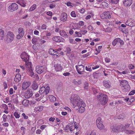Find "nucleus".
I'll return each instance as SVG.
<instances>
[{
    "instance_id": "nucleus-1",
    "label": "nucleus",
    "mask_w": 135,
    "mask_h": 135,
    "mask_svg": "<svg viewBox=\"0 0 135 135\" xmlns=\"http://www.w3.org/2000/svg\"><path fill=\"white\" fill-rule=\"evenodd\" d=\"M71 103L73 104V107H77L79 109V113H82L85 110L84 107L85 104L82 99H80L79 97L77 95H73L70 98Z\"/></svg>"
},
{
    "instance_id": "nucleus-2",
    "label": "nucleus",
    "mask_w": 135,
    "mask_h": 135,
    "mask_svg": "<svg viewBox=\"0 0 135 135\" xmlns=\"http://www.w3.org/2000/svg\"><path fill=\"white\" fill-rule=\"evenodd\" d=\"M21 57L23 61L25 62L26 66H30L31 62L29 61V56L25 52H23L21 55Z\"/></svg>"
},
{
    "instance_id": "nucleus-3",
    "label": "nucleus",
    "mask_w": 135,
    "mask_h": 135,
    "mask_svg": "<svg viewBox=\"0 0 135 135\" xmlns=\"http://www.w3.org/2000/svg\"><path fill=\"white\" fill-rule=\"evenodd\" d=\"M96 124L98 128L100 130L103 129L105 127L103 122L102 118L100 117L98 118L96 120Z\"/></svg>"
},
{
    "instance_id": "nucleus-4",
    "label": "nucleus",
    "mask_w": 135,
    "mask_h": 135,
    "mask_svg": "<svg viewBox=\"0 0 135 135\" xmlns=\"http://www.w3.org/2000/svg\"><path fill=\"white\" fill-rule=\"evenodd\" d=\"M108 101L107 96L104 94H101V98L100 99V102L102 105H105Z\"/></svg>"
},
{
    "instance_id": "nucleus-5",
    "label": "nucleus",
    "mask_w": 135,
    "mask_h": 135,
    "mask_svg": "<svg viewBox=\"0 0 135 135\" xmlns=\"http://www.w3.org/2000/svg\"><path fill=\"white\" fill-rule=\"evenodd\" d=\"M46 70V68L45 66H37L36 67V71L39 74H41Z\"/></svg>"
},
{
    "instance_id": "nucleus-6",
    "label": "nucleus",
    "mask_w": 135,
    "mask_h": 135,
    "mask_svg": "<svg viewBox=\"0 0 135 135\" xmlns=\"http://www.w3.org/2000/svg\"><path fill=\"white\" fill-rule=\"evenodd\" d=\"M33 92L32 89L30 88L28 89L26 91L25 94V97L26 99H28L31 97L33 95Z\"/></svg>"
},
{
    "instance_id": "nucleus-7",
    "label": "nucleus",
    "mask_w": 135,
    "mask_h": 135,
    "mask_svg": "<svg viewBox=\"0 0 135 135\" xmlns=\"http://www.w3.org/2000/svg\"><path fill=\"white\" fill-rule=\"evenodd\" d=\"M101 18L102 19L110 18L111 17L110 13L108 11H106L100 15Z\"/></svg>"
},
{
    "instance_id": "nucleus-8",
    "label": "nucleus",
    "mask_w": 135,
    "mask_h": 135,
    "mask_svg": "<svg viewBox=\"0 0 135 135\" xmlns=\"http://www.w3.org/2000/svg\"><path fill=\"white\" fill-rule=\"evenodd\" d=\"M25 66L28 75L31 77L33 76L34 73L31 66V64H30V66Z\"/></svg>"
},
{
    "instance_id": "nucleus-9",
    "label": "nucleus",
    "mask_w": 135,
    "mask_h": 135,
    "mask_svg": "<svg viewBox=\"0 0 135 135\" xmlns=\"http://www.w3.org/2000/svg\"><path fill=\"white\" fill-rule=\"evenodd\" d=\"M75 67L78 73L79 74H81V73L84 70V66L83 65H76Z\"/></svg>"
},
{
    "instance_id": "nucleus-10",
    "label": "nucleus",
    "mask_w": 135,
    "mask_h": 135,
    "mask_svg": "<svg viewBox=\"0 0 135 135\" xmlns=\"http://www.w3.org/2000/svg\"><path fill=\"white\" fill-rule=\"evenodd\" d=\"M74 124L73 123H69L65 128L66 132H68L69 131H72L73 130Z\"/></svg>"
},
{
    "instance_id": "nucleus-11",
    "label": "nucleus",
    "mask_w": 135,
    "mask_h": 135,
    "mask_svg": "<svg viewBox=\"0 0 135 135\" xmlns=\"http://www.w3.org/2000/svg\"><path fill=\"white\" fill-rule=\"evenodd\" d=\"M18 32L19 34L17 36V38L18 39H20L23 37L24 32L23 31V29L22 28H20L18 29Z\"/></svg>"
},
{
    "instance_id": "nucleus-12",
    "label": "nucleus",
    "mask_w": 135,
    "mask_h": 135,
    "mask_svg": "<svg viewBox=\"0 0 135 135\" xmlns=\"http://www.w3.org/2000/svg\"><path fill=\"white\" fill-rule=\"evenodd\" d=\"M31 85L30 81H25L22 84V88L23 90H25Z\"/></svg>"
},
{
    "instance_id": "nucleus-13",
    "label": "nucleus",
    "mask_w": 135,
    "mask_h": 135,
    "mask_svg": "<svg viewBox=\"0 0 135 135\" xmlns=\"http://www.w3.org/2000/svg\"><path fill=\"white\" fill-rule=\"evenodd\" d=\"M130 124H125L124 126L123 125L121 124L120 126H118V128H120V131L125 132L126 129L128 128Z\"/></svg>"
},
{
    "instance_id": "nucleus-14",
    "label": "nucleus",
    "mask_w": 135,
    "mask_h": 135,
    "mask_svg": "<svg viewBox=\"0 0 135 135\" xmlns=\"http://www.w3.org/2000/svg\"><path fill=\"white\" fill-rule=\"evenodd\" d=\"M54 67L56 71H61L63 68L62 66L59 63H57L54 65Z\"/></svg>"
},
{
    "instance_id": "nucleus-15",
    "label": "nucleus",
    "mask_w": 135,
    "mask_h": 135,
    "mask_svg": "<svg viewBox=\"0 0 135 135\" xmlns=\"http://www.w3.org/2000/svg\"><path fill=\"white\" fill-rule=\"evenodd\" d=\"M9 8L11 11H14L17 9L18 6L16 3H13L9 7Z\"/></svg>"
},
{
    "instance_id": "nucleus-16",
    "label": "nucleus",
    "mask_w": 135,
    "mask_h": 135,
    "mask_svg": "<svg viewBox=\"0 0 135 135\" xmlns=\"http://www.w3.org/2000/svg\"><path fill=\"white\" fill-rule=\"evenodd\" d=\"M7 38H8L9 39L10 42H11L13 39L14 35L13 33L11 31H9L7 32Z\"/></svg>"
},
{
    "instance_id": "nucleus-17",
    "label": "nucleus",
    "mask_w": 135,
    "mask_h": 135,
    "mask_svg": "<svg viewBox=\"0 0 135 135\" xmlns=\"http://www.w3.org/2000/svg\"><path fill=\"white\" fill-rule=\"evenodd\" d=\"M126 24L127 25L131 27H132L135 26L134 23H133V21L130 18L128 19L126 22Z\"/></svg>"
},
{
    "instance_id": "nucleus-18",
    "label": "nucleus",
    "mask_w": 135,
    "mask_h": 135,
    "mask_svg": "<svg viewBox=\"0 0 135 135\" xmlns=\"http://www.w3.org/2000/svg\"><path fill=\"white\" fill-rule=\"evenodd\" d=\"M67 15L65 13H62L60 16V20L63 22L67 20Z\"/></svg>"
},
{
    "instance_id": "nucleus-19",
    "label": "nucleus",
    "mask_w": 135,
    "mask_h": 135,
    "mask_svg": "<svg viewBox=\"0 0 135 135\" xmlns=\"http://www.w3.org/2000/svg\"><path fill=\"white\" fill-rule=\"evenodd\" d=\"M132 0H124L123 4L125 6H129L132 4Z\"/></svg>"
},
{
    "instance_id": "nucleus-20",
    "label": "nucleus",
    "mask_w": 135,
    "mask_h": 135,
    "mask_svg": "<svg viewBox=\"0 0 135 135\" xmlns=\"http://www.w3.org/2000/svg\"><path fill=\"white\" fill-rule=\"evenodd\" d=\"M103 83L104 86L106 88H109L111 86V83L109 80L104 81Z\"/></svg>"
},
{
    "instance_id": "nucleus-21",
    "label": "nucleus",
    "mask_w": 135,
    "mask_h": 135,
    "mask_svg": "<svg viewBox=\"0 0 135 135\" xmlns=\"http://www.w3.org/2000/svg\"><path fill=\"white\" fill-rule=\"evenodd\" d=\"M118 126H117V127H116L114 125L112 126V125L111 126V128L112 131L114 132H119L120 131V128H118Z\"/></svg>"
},
{
    "instance_id": "nucleus-22",
    "label": "nucleus",
    "mask_w": 135,
    "mask_h": 135,
    "mask_svg": "<svg viewBox=\"0 0 135 135\" xmlns=\"http://www.w3.org/2000/svg\"><path fill=\"white\" fill-rule=\"evenodd\" d=\"M53 41L57 42H60L62 40V38L60 37L56 36L52 38Z\"/></svg>"
},
{
    "instance_id": "nucleus-23",
    "label": "nucleus",
    "mask_w": 135,
    "mask_h": 135,
    "mask_svg": "<svg viewBox=\"0 0 135 135\" xmlns=\"http://www.w3.org/2000/svg\"><path fill=\"white\" fill-rule=\"evenodd\" d=\"M130 87L129 84L122 87V90L124 92H127L130 90Z\"/></svg>"
},
{
    "instance_id": "nucleus-24",
    "label": "nucleus",
    "mask_w": 135,
    "mask_h": 135,
    "mask_svg": "<svg viewBox=\"0 0 135 135\" xmlns=\"http://www.w3.org/2000/svg\"><path fill=\"white\" fill-rule=\"evenodd\" d=\"M72 82L74 84L76 85H78L81 84L82 82L80 79L77 80L76 79H74L73 80Z\"/></svg>"
},
{
    "instance_id": "nucleus-25",
    "label": "nucleus",
    "mask_w": 135,
    "mask_h": 135,
    "mask_svg": "<svg viewBox=\"0 0 135 135\" xmlns=\"http://www.w3.org/2000/svg\"><path fill=\"white\" fill-rule=\"evenodd\" d=\"M21 75L19 74H17L15 78L14 81L15 82H18L21 80Z\"/></svg>"
},
{
    "instance_id": "nucleus-26",
    "label": "nucleus",
    "mask_w": 135,
    "mask_h": 135,
    "mask_svg": "<svg viewBox=\"0 0 135 135\" xmlns=\"http://www.w3.org/2000/svg\"><path fill=\"white\" fill-rule=\"evenodd\" d=\"M17 3L23 7H25L26 6V3L25 1L23 0H20L17 1Z\"/></svg>"
},
{
    "instance_id": "nucleus-27",
    "label": "nucleus",
    "mask_w": 135,
    "mask_h": 135,
    "mask_svg": "<svg viewBox=\"0 0 135 135\" xmlns=\"http://www.w3.org/2000/svg\"><path fill=\"white\" fill-rule=\"evenodd\" d=\"M60 34L61 36L65 38H67L68 37V36L66 32L64 30H60Z\"/></svg>"
},
{
    "instance_id": "nucleus-28",
    "label": "nucleus",
    "mask_w": 135,
    "mask_h": 135,
    "mask_svg": "<svg viewBox=\"0 0 135 135\" xmlns=\"http://www.w3.org/2000/svg\"><path fill=\"white\" fill-rule=\"evenodd\" d=\"M120 85L122 87L128 84V81L125 80H123L120 81Z\"/></svg>"
},
{
    "instance_id": "nucleus-29",
    "label": "nucleus",
    "mask_w": 135,
    "mask_h": 135,
    "mask_svg": "<svg viewBox=\"0 0 135 135\" xmlns=\"http://www.w3.org/2000/svg\"><path fill=\"white\" fill-rule=\"evenodd\" d=\"M32 88L34 90H36L38 88V86L37 84L35 81H33L31 86Z\"/></svg>"
},
{
    "instance_id": "nucleus-30",
    "label": "nucleus",
    "mask_w": 135,
    "mask_h": 135,
    "mask_svg": "<svg viewBox=\"0 0 135 135\" xmlns=\"http://www.w3.org/2000/svg\"><path fill=\"white\" fill-rule=\"evenodd\" d=\"M100 5L102 6L103 8H108V3L105 2H102L100 4Z\"/></svg>"
},
{
    "instance_id": "nucleus-31",
    "label": "nucleus",
    "mask_w": 135,
    "mask_h": 135,
    "mask_svg": "<svg viewBox=\"0 0 135 135\" xmlns=\"http://www.w3.org/2000/svg\"><path fill=\"white\" fill-rule=\"evenodd\" d=\"M74 128H73V130L75 131V130H76V131L78 130V131H79L80 129L79 128V124L76 123H75L74 124Z\"/></svg>"
},
{
    "instance_id": "nucleus-32",
    "label": "nucleus",
    "mask_w": 135,
    "mask_h": 135,
    "mask_svg": "<svg viewBox=\"0 0 135 135\" xmlns=\"http://www.w3.org/2000/svg\"><path fill=\"white\" fill-rule=\"evenodd\" d=\"M29 103V100L27 99H24L22 102V104L26 107L28 105Z\"/></svg>"
},
{
    "instance_id": "nucleus-33",
    "label": "nucleus",
    "mask_w": 135,
    "mask_h": 135,
    "mask_svg": "<svg viewBox=\"0 0 135 135\" xmlns=\"http://www.w3.org/2000/svg\"><path fill=\"white\" fill-rule=\"evenodd\" d=\"M39 37L33 38L32 40V42L33 44H36L39 42Z\"/></svg>"
},
{
    "instance_id": "nucleus-34",
    "label": "nucleus",
    "mask_w": 135,
    "mask_h": 135,
    "mask_svg": "<svg viewBox=\"0 0 135 135\" xmlns=\"http://www.w3.org/2000/svg\"><path fill=\"white\" fill-rule=\"evenodd\" d=\"M4 32L2 29H0V40H2L4 38Z\"/></svg>"
},
{
    "instance_id": "nucleus-35",
    "label": "nucleus",
    "mask_w": 135,
    "mask_h": 135,
    "mask_svg": "<svg viewBox=\"0 0 135 135\" xmlns=\"http://www.w3.org/2000/svg\"><path fill=\"white\" fill-rule=\"evenodd\" d=\"M45 87H42L39 91V92L40 95H42L45 91Z\"/></svg>"
},
{
    "instance_id": "nucleus-36",
    "label": "nucleus",
    "mask_w": 135,
    "mask_h": 135,
    "mask_svg": "<svg viewBox=\"0 0 135 135\" xmlns=\"http://www.w3.org/2000/svg\"><path fill=\"white\" fill-rule=\"evenodd\" d=\"M14 96L16 98L15 99H13V101L14 103L16 104H17L18 103V101L17 98V96L16 95H14Z\"/></svg>"
},
{
    "instance_id": "nucleus-37",
    "label": "nucleus",
    "mask_w": 135,
    "mask_h": 135,
    "mask_svg": "<svg viewBox=\"0 0 135 135\" xmlns=\"http://www.w3.org/2000/svg\"><path fill=\"white\" fill-rule=\"evenodd\" d=\"M125 117V114L123 113L120 114L118 117V119H123Z\"/></svg>"
},
{
    "instance_id": "nucleus-38",
    "label": "nucleus",
    "mask_w": 135,
    "mask_h": 135,
    "mask_svg": "<svg viewBox=\"0 0 135 135\" xmlns=\"http://www.w3.org/2000/svg\"><path fill=\"white\" fill-rule=\"evenodd\" d=\"M103 30L106 32H110L112 31V29L111 27H108L106 28H103Z\"/></svg>"
},
{
    "instance_id": "nucleus-39",
    "label": "nucleus",
    "mask_w": 135,
    "mask_h": 135,
    "mask_svg": "<svg viewBox=\"0 0 135 135\" xmlns=\"http://www.w3.org/2000/svg\"><path fill=\"white\" fill-rule=\"evenodd\" d=\"M119 0H108L109 2L111 3L115 4H117Z\"/></svg>"
},
{
    "instance_id": "nucleus-40",
    "label": "nucleus",
    "mask_w": 135,
    "mask_h": 135,
    "mask_svg": "<svg viewBox=\"0 0 135 135\" xmlns=\"http://www.w3.org/2000/svg\"><path fill=\"white\" fill-rule=\"evenodd\" d=\"M50 100L51 101L54 102L56 100V98L53 95H51L49 96Z\"/></svg>"
},
{
    "instance_id": "nucleus-41",
    "label": "nucleus",
    "mask_w": 135,
    "mask_h": 135,
    "mask_svg": "<svg viewBox=\"0 0 135 135\" xmlns=\"http://www.w3.org/2000/svg\"><path fill=\"white\" fill-rule=\"evenodd\" d=\"M118 42V38H115L112 42V45L113 46H115Z\"/></svg>"
},
{
    "instance_id": "nucleus-42",
    "label": "nucleus",
    "mask_w": 135,
    "mask_h": 135,
    "mask_svg": "<svg viewBox=\"0 0 135 135\" xmlns=\"http://www.w3.org/2000/svg\"><path fill=\"white\" fill-rule=\"evenodd\" d=\"M36 5L35 4H33L29 9V11H32L35 10L36 9Z\"/></svg>"
},
{
    "instance_id": "nucleus-43",
    "label": "nucleus",
    "mask_w": 135,
    "mask_h": 135,
    "mask_svg": "<svg viewBox=\"0 0 135 135\" xmlns=\"http://www.w3.org/2000/svg\"><path fill=\"white\" fill-rule=\"evenodd\" d=\"M124 132L125 133L128 134H133L134 133V131L132 130H126Z\"/></svg>"
},
{
    "instance_id": "nucleus-44",
    "label": "nucleus",
    "mask_w": 135,
    "mask_h": 135,
    "mask_svg": "<svg viewBox=\"0 0 135 135\" xmlns=\"http://www.w3.org/2000/svg\"><path fill=\"white\" fill-rule=\"evenodd\" d=\"M14 115L16 119L19 118L20 117V115L18 114V113L15 112L14 113Z\"/></svg>"
},
{
    "instance_id": "nucleus-45",
    "label": "nucleus",
    "mask_w": 135,
    "mask_h": 135,
    "mask_svg": "<svg viewBox=\"0 0 135 135\" xmlns=\"http://www.w3.org/2000/svg\"><path fill=\"white\" fill-rule=\"evenodd\" d=\"M100 75V73H95L93 74L94 77L95 78H98Z\"/></svg>"
},
{
    "instance_id": "nucleus-46",
    "label": "nucleus",
    "mask_w": 135,
    "mask_h": 135,
    "mask_svg": "<svg viewBox=\"0 0 135 135\" xmlns=\"http://www.w3.org/2000/svg\"><path fill=\"white\" fill-rule=\"evenodd\" d=\"M49 90L50 88L49 86H47L46 88H45V91L46 92V94L47 95L48 93Z\"/></svg>"
},
{
    "instance_id": "nucleus-47",
    "label": "nucleus",
    "mask_w": 135,
    "mask_h": 135,
    "mask_svg": "<svg viewBox=\"0 0 135 135\" xmlns=\"http://www.w3.org/2000/svg\"><path fill=\"white\" fill-rule=\"evenodd\" d=\"M39 42L41 44H43L46 42V41L45 40H42V38H39Z\"/></svg>"
},
{
    "instance_id": "nucleus-48",
    "label": "nucleus",
    "mask_w": 135,
    "mask_h": 135,
    "mask_svg": "<svg viewBox=\"0 0 135 135\" xmlns=\"http://www.w3.org/2000/svg\"><path fill=\"white\" fill-rule=\"evenodd\" d=\"M71 15L72 17H76V15L75 12L74 11H72L71 13Z\"/></svg>"
},
{
    "instance_id": "nucleus-49",
    "label": "nucleus",
    "mask_w": 135,
    "mask_h": 135,
    "mask_svg": "<svg viewBox=\"0 0 135 135\" xmlns=\"http://www.w3.org/2000/svg\"><path fill=\"white\" fill-rule=\"evenodd\" d=\"M3 118V120L4 122H7V115L5 114L3 115V116L2 117Z\"/></svg>"
},
{
    "instance_id": "nucleus-50",
    "label": "nucleus",
    "mask_w": 135,
    "mask_h": 135,
    "mask_svg": "<svg viewBox=\"0 0 135 135\" xmlns=\"http://www.w3.org/2000/svg\"><path fill=\"white\" fill-rule=\"evenodd\" d=\"M32 77L35 79L36 80H38L39 79L38 75L37 74H34L33 76Z\"/></svg>"
},
{
    "instance_id": "nucleus-51",
    "label": "nucleus",
    "mask_w": 135,
    "mask_h": 135,
    "mask_svg": "<svg viewBox=\"0 0 135 135\" xmlns=\"http://www.w3.org/2000/svg\"><path fill=\"white\" fill-rule=\"evenodd\" d=\"M66 50H67V54H69L70 53L71 51V50L70 48L69 47H68L66 48Z\"/></svg>"
},
{
    "instance_id": "nucleus-52",
    "label": "nucleus",
    "mask_w": 135,
    "mask_h": 135,
    "mask_svg": "<svg viewBox=\"0 0 135 135\" xmlns=\"http://www.w3.org/2000/svg\"><path fill=\"white\" fill-rule=\"evenodd\" d=\"M69 41L72 44H75V41L72 38H69Z\"/></svg>"
},
{
    "instance_id": "nucleus-53",
    "label": "nucleus",
    "mask_w": 135,
    "mask_h": 135,
    "mask_svg": "<svg viewBox=\"0 0 135 135\" xmlns=\"http://www.w3.org/2000/svg\"><path fill=\"white\" fill-rule=\"evenodd\" d=\"M55 51V50L52 49H51L49 50V53L50 54L52 55L54 54V52Z\"/></svg>"
},
{
    "instance_id": "nucleus-54",
    "label": "nucleus",
    "mask_w": 135,
    "mask_h": 135,
    "mask_svg": "<svg viewBox=\"0 0 135 135\" xmlns=\"http://www.w3.org/2000/svg\"><path fill=\"white\" fill-rule=\"evenodd\" d=\"M36 102L34 100L30 101L29 102V104L30 105H31L33 104H35L36 103Z\"/></svg>"
},
{
    "instance_id": "nucleus-55",
    "label": "nucleus",
    "mask_w": 135,
    "mask_h": 135,
    "mask_svg": "<svg viewBox=\"0 0 135 135\" xmlns=\"http://www.w3.org/2000/svg\"><path fill=\"white\" fill-rule=\"evenodd\" d=\"M2 107L5 110H8V107L7 105L5 104H2Z\"/></svg>"
},
{
    "instance_id": "nucleus-56",
    "label": "nucleus",
    "mask_w": 135,
    "mask_h": 135,
    "mask_svg": "<svg viewBox=\"0 0 135 135\" xmlns=\"http://www.w3.org/2000/svg\"><path fill=\"white\" fill-rule=\"evenodd\" d=\"M118 42H119L121 45H123L124 44V42L122 40H121L119 38H118Z\"/></svg>"
},
{
    "instance_id": "nucleus-57",
    "label": "nucleus",
    "mask_w": 135,
    "mask_h": 135,
    "mask_svg": "<svg viewBox=\"0 0 135 135\" xmlns=\"http://www.w3.org/2000/svg\"><path fill=\"white\" fill-rule=\"evenodd\" d=\"M37 110L40 112L43 109V107L42 106H38L37 107Z\"/></svg>"
},
{
    "instance_id": "nucleus-58",
    "label": "nucleus",
    "mask_w": 135,
    "mask_h": 135,
    "mask_svg": "<svg viewBox=\"0 0 135 135\" xmlns=\"http://www.w3.org/2000/svg\"><path fill=\"white\" fill-rule=\"evenodd\" d=\"M56 6V5L55 4H50L49 5V7L51 9L53 8H55Z\"/></svg>"
},
{
    "instance_id": "nucleus-59",
    "label": "nucleus",
    "mask_w": 135,
    "mask_h": 135,
    "mask_svg": "<svg viewBox=\"0 0 135 135\" xmlns=\"http://www.w3.org/2000/svg\"><path fill=\"white\" fill-rule=\"evenodd\" d=\"M22 115L24 119H27L28 118V117L27 115H26L25 113H23L22 114Z\"/></svg>"
},
{
    "instance_id": "nucleus-60",
    "label": "nucleus",
    "mask_w": 135,
    "mask_h": 135,
    "mask_svg": "<svg viewBox=\"0 0 135 135\" xmlns=\"http://www.w3.org/2000/svg\"><path fill=\"white\" fill-rule=\"evenodd\" d=\"M88 83L86 82L85 83V86H84V88H85L86 89H88Z\"/></svg>"
},
{
    "instance_id": "nucleus-61",
    "label": "nucleus",
    "mask_w": 135,
    "mask_h": 135,
    "mask_svg": "<svg viewBox=\"0 0 135 135\" xmlns=\"http://www.w3.org/2000/svg\"><path fill=\"white\" fill-rule=\"evenodd\" d=\"M80 32L83 35H84L85 33H86L87 32V31L86 30H81Z\"/></svg>"
},
{
    "instance_id": "nucleus-62",
    "label": "nucleus",
    "mask_w": 135,
    "mask_h": 135,
    "mask_svg": "<svg viewBox=\"0 0 135 135\" xmlns=\"http://www.w3.org/2000/svg\"><path fill=\"white\" fill-rule=\"evenodd\" d=\"M41 28L43 30H46V25L43 24L41 26Z\"/></svg>"
},
{
    "instance_id": "nucleus-63",
    "label": "nucleus",
    "mask_w": 135,
    "mask_h": 135,
    "mask_svg": "<svg viewBox=\"0 0 135 135\" xmlns=\"http://www.w3.org/2000/svg\"><path fill=\"white\" fill-rule=\"evenodd\" d=\"M135 93V90H134L131 91L129 93V95H133Z\"/></svg>"
},
{
    "instance_id": "nucleus-64",
    "label": "nucleus",
    "mask_w": 135,
    "mask_h": 135,
    "mask_svg": "<svg viewBox=\"0 0 135 135\" xmlns=\"http://www.w3.org/2000/svg\"><path fill=\"white\" fill-rule=\"evenodd\" d=\"M47 15L51 16L52 15V13L51 11H49L47 12Z\"/></svg>"
}]
</instances>
